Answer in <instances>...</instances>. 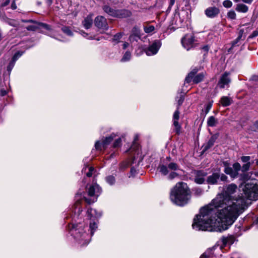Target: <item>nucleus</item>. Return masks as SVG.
I'll return each instance as SVG.
<instances>
[{
    "label": "nucleus",
    "mask_w": 258,
    "mask_h": 258,
    "mask_svg": "<svg viewBox=\"0 0 258 258\" xmlns=\"http://www.w3.org/2000/svg\"><path fill=\"white\" fill-rule=\"evenodd\" d=\"M121 37L120 34H117L114 36L113 40L118 41Z\"/></svg>",
    "instance_id": "nucleus-46"
},
{
    "label": "nucleus",
    "mask_w": 258,
    "mask_h": 258,
    "mask_svg": "<svg viewBox=\"0 0 258 258\" xmlns=\"http://www.w3.org/2000/svg\"><path fill=\"white\" fill-rule=\"evenodd\" d=\"M16 1L17 0H14V1L13 2V3L11 4V9L13 10H15L17 8V6L16 4Z\"/></svg>",
    "instance_id": "nucleus-52"
},
{
    "label": "nucleus",
    "mask_w": 258,
    "mask_h": 258,
    "mask_svg": "<svg viewBox=\"0 0 258 258\" xmlns=\"http://www.w3.org/2000/svg\"><path fill=\"white\" fill-rule=\"evenodd\" d=\"M212 249H208L204 253H203L201 256V258H209L212 255Z\"/></svg>",
    "instance_id": "nucleus-34"
},
{
    "label": "nucleus",
    "mask_w": 258,
    "mask_h": 258,
    "mask_svg": "<svg viewBox=\"0 0 258 258\" xmlns=\"http://www.w3.org/2000/svg\"><path fill=\"white\" fill-rule=\"evenodd\" d=\"M15 62L13 61V59H12V61L10 62V64L8 67V70H10L13 67L14 63Z\"/></svg>",
    "instance_id": "nucleus-54"
},
{
    "label": "nucleus",
    "mask_w": 258,
    "mask_h": 258,
    "mask_svg": "<svg viewBox=\"0 0 258 258\" xmlns=\"http://www.w3.org/2000/svg\"><path fill=\"white\" fill-rule=\"evenodd\" d=\"M237 188L234 183L224 187L222 193L218 194L209 205L201 209L200 214L194 219L193 229L219 232L227 230L236 219L245 204L242 198H232Z\"/></svg>",
    "instance_id": "nucleus-1"
},
{
    "label": "nucleus",
    "mask_w": 258,
    "mask_h": 258,
    "mask_svg": "<svg viewBox=\"0 0 258 258\" xmlns=\"http://www.w3.org/2000/svg\"><path fill=\"white\" fill-rule=\"evenodd\" d=\"M114 137V136H110V137H106L105 138V139L103 141V143H102V146L103 147V148H105L106 147V146L109 144V143L112 141V140H113V138Z\"/></svg>",
    "instance_id": "nucleus-28"
},
{
    "label": "nucleus",
    "mask_w": 258,
    "mask_h": 258,
    "mask_svg": "<svg viewBox=\"0 0 258 258\" xmlns=\"http://www.w3.org/2000/svg\"><path fill=\"white\" fill-rule=\"evenodd\" d=\"M232 168L238 173V171L241 169V166L239 163L236 162L233 164Z\"/></svg>",
    "instance_id": "nucleus-37"
},
{
    "label": "nucleus",
    "mask_w": 258,
    "mask_h": 258,
    "mask_svg": "<svg viewBox=\"0 0 258 258\" xmlns=\"http://www.w3.org/2000/svg\"><path fill=\"white\" fill-rule=\"evenodd\" d=\"M236 15L234 11H230L227 13V18L231 20H234L236 19Z\"/></svg>",
    "instance_id": "nucleus-33"
},
{
    "label": "nucleus",
    "mask_w": 258,
    "mask_h": 258,
    "mask_svg": "<svg viewBox=\"0 0 258 258\" xmlns=\"http://www.w3.org/2000/svg\"><path fill=\"white\" fill-rule=\"evenodd\" d=\"M231 258H240L239 256V254L237 252L233 253L231 257Z\"/></svg>",
    "instance_id": "nucleus-58"
},
{
    "label": "nucleus",
    "mask_w": 258,
    "mask_h": 258,
    "mask_svg": "<svg viewBox=\"0 0 258 258\" xmlns=\"http://www.w3.org/2000/svg\"><path fill=\"white\" fill-rule=\"evenodd\" d=\"M195 194L198 196L202 195L203 192V190L200 188H196L195 189Z\"/></svg>",
    "instance_id": "nucleus-47"
},
{
    "label": "nucleus",
    "mask_w": 258,
    "mask_h": 258,
    "mask_svg": "<svg viewBox=\"0 0 258 258\" xmlns=\"http://www.w3.org/2000/svg\"><path fill=\"white\" fill-rule=\"evenodd\" d=\"M179 118V112L178 110L177 109L176 110L173 116V124L174 126L176 127L177 132H178L180 130V126L179 125L178 120Z\"/></svg>",
    "instance_id": "nucleus-19"
},
{
    "label": "nucleus",
    "mask_w": 258,
    "mask_h": 258,
    "mask_svg": "<svg viewBox=\"0 0 258 258\" xmlns=\"http://www.w3.org/2000/svg\"><path fill=\"white\" fill-rule=\"evenodd\" d=\"M129 45V44L127 42H124L122 45L123 49H126L128 46Z\"/></svg>",
    "instance_id": "nucleus-60"
},
{
    "label": "nucleus",
    "mask_w": 258,
    "mask_h": 258,
    "mask_svg": "<svg viewBox=\"0 0 258 258\" xmlns=\"http://www.w3.org/2000/svg\"><path fill=\"white\" fill-rule=\"evenodd\" d=\"M235 240V238L233 236H229L227 237H223L221 238V241L222 242V245L224 246L227 245H231L232 244Z\"/></svg>",
    "instance_id": "nucleus-18"
},
{
    "label": "nucleus",
    "mask_w": 258,
    "mask_h": 258,
    "mask_svg": "<svg viewBox=\"0 0 258 258\" xmlns=\"http://www.w3.org/2000/svg\"><path fill=\"white\" fill-rule=\"evenodd\" d=\"M245 198L250 200H256L258 198V182L255 180L247 182L242 188Z\"/></svg>",
    "instance_id": "nucleus-4"
},
{
    "label": "nucleus",
    "mask_w": 258,
    "mask_h": 258,
    "mask_svg": "<svg viewBox=\"0 0 258 258\" xmlns=\"http://www.w3.org/2000/svg\"><path fill=\"white\" fill-rule=\"evenodd\" d=\"M88 217L90 219V229L91 230V234L92 235L97 228V224L94 219L92 218H97L100 216V213H97L96 210L89 209L87 212Z\"/></svg>",
    "instance_id": "nucleus-7"
},
{
    "label": "nucleus",
    "mask_w": 258,
    "mask_h": 258,
    "mask_svg": "<svg viewBox=\"0 0 258 258\" xmlns=\"http://www.w3.org/2000/svg\"><path fill=\"white\" fill-rule=\"evenodd\" d=\"M250 159V156H243L241 157V160L242 162L245 163H250L249 160Z\"/></svg>",
    "instance_id": "nucleus-42"
},
{
    "label": "nucleus",
    "mask_w": 258,
    "mask_h": 258,
    "mask_svg": "<svg viewBox=\"0 0 258 258\" xmlns=\"http://www.w3.org/2000/svg\"><path fill=\"white\" fill-rule=\"evenodd\" d=\"M250 165V163H245L243 164L241 167L242 171L245 173L249 170Z\"/></svg>",
    "instance_id": "nucleus-36"
},
{
    "label": "nucleus",
    "mask_w": 258,
    "mask_h": 258,
    "mask_svg": "<svg viewBox=\"0 0 258 258\" xmlns=\"http://www.w3.org/2000/svg\"><path fill=\"white\" fill-rule=\"evenodd\" d=\"M195 38L192 34H186L181 39V43L183 47L187 50L194 47Z\"/></svg>",
    "instance_id": "nucleus-9"
},
{
    "label": "nucleus",
    "mask_w": 258,
    "mask_h": 258,
    "mask_svg": "<svg viewBox=\"0 0 258 258\" xmlns=\"http://www.w3.org/2000/svg\"><path fill=\"white\" fill-rule=\"evenodd\" d=\"M61 30L63 32L66 34L67 35L71 36L73 35V32L69 27H63L61 28Z\"/></svg>",
    "instance_id": "nucleus-30"
},
{
    "label": "nucleus",
    "mask_w": 258,
    "mask_h": 258,
    "mask_svg": "<svg viewBox=\"0 0 258 258\" xmlns=\"http://www.w3.org/2000/svg\"><path fill=\"white\" fill-rule=\"evenodd\" d=\"M131 172L133 174H135L136 173V170H135V169L132 168L131 170Z\"/></svg>",
    "instance_id": "nucleus-62"
},
{
    "label": "nucleus",
    "mask_w": 258,
    "mask_h": 258,
    "mask_svg": "<svg viewBox=\"0 0 258 258\" xmlns=\"http://www.w3.org/2000/svg\"><path fill=\"white\" fill-rule=\"evenodd\" d=\"M41 25L44 28H45L46 29H49V26L46 24H44V23H41Z\"/></svg>",
    "instance_id": "nucleus-59"
},
{
    "label": "nucleus",
    "mask_w": 258,
    "mask_h": 258,
    "mask_svg": "<svg viewBox=\"0 0 258 258\" xmlns=\"http://www.w3.org/2000/svg\"><path fill=\"white\" fill-rule=\"evenodd\" d=\"M249 176L247 173L243 172L242 174H240V179L242 181H245L248 180Z\"/></svg>",
    "instance_id": "nucleus-41"
},
{
    "label": "nucleus",
    "mask_w": 258,
    "mask_h": 258,
    "mask_svg": "<svg viewBox=\"0 0 258 258\" xmlns=\"http://www.w3.org/2000/svg\"><path fill=\"white\" fill-rule=\"evenodd\" d=\"M243 33V31L242 30H240L238 37L232 43V47H234L237 44V43L240 41V40L242 39Z\"/></svg>",
    "instance_id": "nucleus-27"
},
{
    "label": "nucleus",
    "mask_w": 258,
    "mask_h": 258,
    "mask_svg": "<svg viewBox=\"0 0 258 258\" xmlns=\"http://www.w3.org/2000/svg\"><path fill=\"white\" fill-rule=\"evenodd\" d=\"M69 229L71 235L82 245L89 243V236L84 231L82 224H70L69 225Z\"/></svg>",
    "instance_id": "nucleus-3"
},
{
    "label": "nucleus",
    "mask_w": 258,
    "mask_h": 258,
    "mask_svg": "<svg viewBox=\"0 0 258 258\" xmlns=\"http://www.w3.org/2000/svg\"><path fill=\"white\" fill-rule=\"evenodd\" d=\"M138 136H136L134 142L133 144L131 147V150H135V148H137L136 152H137V155H139L140 153V147H139V145L136 143V140H138Z\"/></svg>",
    "instance_id": "nucleus-26"
},
{
    "label": "nucleus",
    "mask_w": 258,
    "mask_h": 258,
    "mask_svg": "<svg viewBox=\"0 0 258 258\" xmlns=\"http://www.w3.org/2000/svg\"><path fill=\"white\" fill-rule=\"evenodd\" d=\"M243 2L246 4H251L253 0H241Z\"/></svg>",
    "instance_id": "nucleus-61"
},
{
    "label": "nucleus",
    "mask_w": 258,
    "mask_h": 258,
    "mask_svg": "<svg viewBox=\"0 0 258 258\" xmlns=\"http://www.w3.org/2000/svg\"><path fill=\"white\" fill-rule=\"evenodd\" d=\"M224 172L226 174L229 175L232 178H235L237 177L238 173L234 170L232 167H227L225 168Z\"/></svg>",
    "instance_id": "nucleus-20"
},
{
    "label": "nucleus",
    "mask_w": 258,
    "mask_h": 258,
    "mask_svg": "<svg viewBox=\"0 0 258 258\" xmlns=\"http://www.w3.org/2000/svg\"><path fill=\"white\" fill-rule=\"evenodd\" d=\"M220 102L223 106L226 107L230 105L231 103V99L227 96H223L221 98Z\"/></svg>",
    "instance_id": "nucleus-24"
},
{
    "label": "nucleus",
    "mask_w": 258,
    "mask_h": 258,
    "mask_svg": "<svg viewBox=\"0 0 258 258\" xmlns=\"http://www.w3.org/2000/svg\"><path fill=\"white\" fill-rule=\"evenodd\" d=\"M52 3V0H47V3L50 5Z\"/></svg>",
    "instance_id": "nucleus-64"
},
{
    "label": "nucleus",
    "mask_w": 258,
    "mask_h": 258,
    "mask_svg": "<svg viewBox=\"0 0 258 258\" xmlns=\"http://www.w3.org/2000/svg\"><path fill=\"white\" fill-rule=\"evenodd\" d=\"M23 54V52L18 51L15 54L13 57V61L15 62Z\"/></svg>",
    "instance_id": "nucleus-40"
},
{
    "label": "nucleus",
    "mask_w": 258,
    "mask_h": 258,
    "mask_svg": "<svg viewBox=\"0 0 258 258\" xmlns=\"http://www.w3.org/2000/svg\"><path fill=\"white\" fill-rule=\"evenodd\" d=\"M83 26L85 29L90 28L93 24V15L90 14L87 16L82 22Z\"/></svg>",
    "instance_id": "nucleus-16"
},
{
    "label": "nucleus",
    "mask_w": 258,
    "mask_h": 258,
    "mask_svg": "<svg viewBox=\"0 0 258 258\" xmlns=\"http://www.w3.org/2000/svg\"><path fill=\"white\" fill-rule=\"evenodd\" d=\"M131 54L129 51H126L121 59L122 61H126L130 60Z\"/></svg>",
    "instance_id": "nucleus-35"
},
{
    "label": "nucleus",
    "mask_w": 258,
    "mask_h": 258,
    "mask_svg": "<svg viewBox=\"0 0 258 258\" xmlns=\"http://www.w3.org/2000/svg\"><path fill=\"white\" fill-rule=\"evenodd\" d=\"M217 139L216 136H213L209 140L208 143L205 145L204 150H207L214 145V143Z\"/></svg>",
    "instance_id": "nucleus-23"
},
{
    "label": "nucleus",
    "mask_w": 258,
    "mask_h": 258,
    "mask_svg": "<svg viewBox=\"0 0 258 258\" xmlns=\"http://www.w3.org/2000/svg\"><path fill=\"white\" fill-rule=\"evenodd\" d=\"M105 179L106 182L110 185L113 184L115 182V178L114 176L111 175L107 176Z\"/></svg>",
    "instance_id": "nucleus-31"
},
{
    "label": "nucleus",
    "mask_w": 258,
    "mask_h": 258,
    "mask_svg": "<svg viewBox=\"0 0 258 258\" xmlns=\"http://www.w3.org/2000/svg\"><path fill=\"white\" fill-rule=\"evenodd\" d=\"M207 173L203 171H197L196 172L195 181L198 184L203 183L205 181L204 177L206 176Z\"/></svg>",
    "instance_id": "nucleus-15"
},
{
    "label": "nucleus",
    "mask_w": 258,
    "mask_h": 258,
    "mask_svg": "<svg viewBox=\"0 0 258 258\" xmlns=\"http://www.w3.org/2000/svg\"><path fill=\"white\" fill-rule=\"evenodd\" d=\"M211 107H212L211 103H209L206 105V108H205V112H206V114H207L209 112Z\"/></svg>",
    "instance_id": "nucleus-45"
},
{
    "label": "nucleus",
    "mask_w": 258,
    "mask_h": 258,
    "mask_svg": "<svg viewBox=\"0 0 258 258\" xmlns=\"http://www.w3.org/2000/svg\"><path fill=\"white\" fill-rule=\"evenodd\" d=\"M144 31L147 33L152 32L155 30V27L153 26H147L144 28Z\"/></svg>",
    "instance_id": "nucleus-32"
},
{
    "label": "nucleus",
    "mask_w": 258,
    "mask_h": 258,
    "mask_svg": "<svg viewBox=\"0 0 258 258\" xmlns=\"http://www.w3.org/2000/svg\"><path fill=\"white\" fill-rule=\"evenodd\" d=\"M230 74L227 72H225L220 77L218 82V86L220 88H224L226 87H228L229 84L231 82L229 78Z\"/></svg>",
    "instance_id": "nucleus-12"
},
{
    "label": "nucleus",
    "mask_w": 258,
    "mask_h": 258,
    "mask_svg": "<svg viewBox=\"0 0 258 258\" xmlns=\"http://www.w3.org/2000/svg\"><path fill=\"white\" fill-rule=\"evenodd\" d=\"M220 177L222 181H226L227 179V177L224 174H222L221 176L220 175Z\"/></svg>",
    "instance_id": "nucleus-56"
},
{
    "label": "nucleus",
    "mask_w": 258,
    "mask_h": 258,
    "mask_svg": "<svg viewBox=\"0 0 258 258\" xmlns=\"http://www.w3.org/2000/svg\"><path fill=\"white\" fill-rule=\"evenodd\" d=\"M28 30H34L35 29L33 27L30 26V27H28Z\"/></svg>",
    "instance_id": "nucleus-63"
},
{
    "label": "nucleus",
    "mask_w": 258,
    "mask_h": 258,
    "mask_svg": "<svg viewBox=\"0 0 258 258\" xmlns=\"http://www.w3.org/2000/svg\"><path fill=\"white\" fill-rule=\"evenodd\" d=\"M168 169L172 171H176L179 169V167L176 163L171 162L168 164V167L164 165H160L158 167L160 172L164 175L168 174L169 172Z\"/></svg>",
    "instance_id": "nucleus-11"
},
{
    "label": "nucleus",
    "mask_w": 258,
    "mask_h": 258,
    "mask_svg": "<svg viewBox=\"0 0 258 258\" xmlns=\"http://www.w3.org/2000/svg\"><path fill=\"white\" fill-rule=\"evenodd\" d=\"M161 43L159 41H156L151 45L146 50V53L147 55L151 56L154 55L157 53L160 47Z\"/></svg>",
    "instance_id": "nucleus-13"
},
{
    "label": "nucleus",
    "mask_w": 258,
    "mask_h": 258,
    "mask_svg": "<svg viewBox=\"0 0 258 258\" xmlns=\"http://www.w3.org/2000/svg\"><path fill=\"white\" fill-rule=\"evenodd\" d=\"M223 5L226 8H229L232 7V3L229 0H225L223 2Z\"/></svg>",
    "instance_id": "nucleus-38"
},
{
    "label": "nucleus",
    "mask_w": 258,
    "mask_h": 258,
    "mask_svg": "<svg viewBox=\"0 0 258 258\" xmlns=\"http://www.w3.org/2000/svg\"><path fill=\"white\" fill-rule=\"evenodd\" d=\"M87 192L89 198H87L84 197L83 198L86 203L91 204L97 201V198L101 192V189L97 184L95 183L88 188Z\"/></svg>",
    "instance_id": "nucleus-5"
},
{
    "label": "nucleus",
    "mask_w": 258,
    "mask_h": 258,
    "mask_svg": "<svg viewBox=\"0 0 258 258\" xmlns=\"http://www.w3.org/2000/svg\"><path fill=\"white\" fill-rule=\"evenodd\" d=\"M253 224L258 227V216H256L253 220Z\"/></svg>",
    "instance_id": "nucleus-55"
},
{
    "label": "nucleus",
    "mask_w": 258,
    "mask_h": 258,
    "mask_svg": "<svg viewBox=\"0 0 258 258\" xmlns=\"http://www.w3.org/2000/svg\"><path fill=\"white\" fill-rule=\"evenodd\" d=\"M184 100V98L183 96H181L179 98V99L178 101V105L180 106L182 104Z\"/></svg>",
    "instance_id": "nucleus-57"
},
{
    "label": "nucleus",
    "mask_w": 258,
    "mask_h": 258,
    "mask_svg": "<svg viewBox=\"0 0 258 258\" xmlns=\"http://www.w3.org/2000/svg\"><path fill=\"white\" fill-rule=\"evenodd\" d=\"M101 145L99 141H97L95 144V147L97 150H101Z\"/></svg>",
    "instance_id": "nucleus-48"
},
{
    "label": "nucleus",
    "mask_w": 258,
    "mask_h": 258,
    "mask_svg": "<svg viewBox=\"0 0 258 258\" xmlns=\"http://www.w3.org/2000/svg\"><path fill=\"white\" fill-rule=\"evenodd\" d=\"M197 70H194L191 72H190L188 76L186 77L185 82L187 83H189L192 81L193 82L196 84L201 82L204 79V75L203 73H200L195 76V74L197 73Z\"/></svg>",
    "instance_id": "nucleus-8"
},
{
    "label": "nucleus",
    "mask_w": 258,
    "mask_h": 258,
    "mask_svg": "<svg viewBox=\"0 0 258 258\" xmlns=\"http://www.w3.org/2000/svg\"><path fill=\"white\" fill-rule=\"evenodd\" d=\"M220 174L219 173H214L208 177L207 181L208 184H215L217 183Z\"/></svg>",
    "instance_id": "nucleus-17"
},
{
    "label": "nucleus",
    "mask_w": 258,
    "mask_h": 258,
    "mask_svg": "<svg viewBox=\"0 0 258 258\" xmlns=\"http://www.w3.org/2000/svg\"><path fill=\"white\" fill-rule=\"evenodd\" d=\"M7 94V91L3 88L0 90V95L1 96H4Z\"/></svg>",
    "instance_id": "nucleus-49"
},
{
    "label": "nucleus",
    "mask_w": 258,
    "mask_h": 258,
    "mask_svg": "<svg viewBox=\"0 0 258 258\" xmlns=\"http://www.w3.org/2000/svg\"><path fill=\"white\" fill-rule=\"evenodd\" d=\"M218 121L214 116H210L207 120V124L209 126L214 127L218 124Z\"/></svg>",
    "instance_id": "nucleus-22"
},
{
    "label": "nucleus",
    "mask_w": 258,
    "mask_h": 258,
    "mask_svg": "<svg viewBox=\"0 0 258 258\" xmlns=\"http://www.w3.org/2000/svg\"><path fill=\"white\" fill-rule=\"evenodd\" d=\"M219 13V10L216 7H210L205 10V14L208 17L214 18Z\"/></svg>",
    "instance_id": "nucleus-14"
},
{
    "label": "nucleus",
    "mask_w": 258,
    "mask_h": 258,
    "mask_svg": "<svg viewBox=\"0 0 258 258\" xmlns=\"http://www.w3.org/2000/svg\"><path fill=\"white\" fill-rule=\"evenodd\" d=\"M235 9L238 12L246 13L248 11V7L244 4H239L237 5Z\"/></svg>",
    "instance_id": "nucleus-25"
},
{
    "label": "nucleus",
    "mask_w": 258,
    "mask_h": 258,
    "mask_svg": "<svg viewBox=\"0 0 258 258\" xmlns=\"http://www.w3.org/2000/svg\"><path fill=\"white\" fill-rule=\"evenodd\" d=\"M258 36V32L256 31H253L252 33L248 37L249 38H252Z\"/></svg>",
    "instance_id": "nucleus-50"
},
{
    "label": "nucleus",
    "mask_w": 258,
    "mask_h": 258,
    "mask_svg": "<svg viewBox=\"0 0 258 258\" xmlns=\"http://www.w3.org/2000/svg\"><path fill=\"white\" fill-rule=\"evenodd\" d=\"M15 62L13 61V59H12V61L10 62V64L8 67V70H10L13 67L14 63Z\"/></svg>",
    "instance_id": "nucleus-53"
},
{
    "label": "nucleus",
    "mask_w": 258,
    "mask_h": 258,
    "mask_svg": "<svg viewBox=\"0 0 258 258\" xmlns=\"http://www.w3.org/2000/svg\"><path fill=\"white\" fill-rule=\"evenodd\" d=\"M94 24L96 27L103 31L108 29L107 20L103 16H98L96 17L94 20Z\"/></svg>",
    "instance_id": "nucleus-10"
},
{
    "label": "nucleus",
    "mask_w": 258,
    "mask_h": 258,
    "mask_svg": "<svg viewBox=\"0 0 258 258\" xmlns=\"http://www.w3.org/2000/svg\"><path fill=\"white\" fill-rule=\"evenodd\" d=\"M121 139L118 138L117 139L115 140L114 144H113V147L114 148H117L119 147L121 145Z\"/></svg>",
    "instance_id": "nucleus-43"
},
{
    "label": "nucleus",
    "mask_w": 258,
    "mask_h": 258,
    "mask_svg": "<svg viewBox=\"0 0 258 258\" xmlns=\"http://www.w3.org/2000/svg\"><path fill=\"white\" fill-rule=\"evenodd\" d=\"M191 198V192L186 183L180 182L171 190L170 198L175 204L183 206L187 204Z\"/></svg>",
    "instance_id": "nucleus-2"
},
{
    "label": "nucleus",
    "mask_w": 258,
    "mask_h": 258,
    "mask_svg": "<svg viewBox=\"0 0 258 258\" xmlns=\"http://www.w3.org/2000/svg\"><path fill=\"white\" fill-rule=\"evenodd\" d=\"M4 21L10 25L16 27L17 25V22L13 19H9L6 18L4 19Z\"/></svg>",
    "instance_id": "nucleus-29"
},
{
    "label": "nucleus",
    "mask_w": 258,
    "mask_h": 258,
    "mask_svg": "<svg viewBox=\"0 0 258 258\" xmlns=\"http://www.w3.org/2000/svg\"><path fill=\"white\" fill-rule=\"evenodd\" d=\"M94 170V168L93 167H90L89 168V171L86 173L87 176L90 177L92 176L93 174V172Z\"/></svg>",
    "instance_id": "nucleus-44"
},
{
    "label": "nucleus",
    "mask_w": 258,
    "mask_h": 258,
    "mask_svg": "<svg viewBox=\"0 0 258 258\" xmlns=\"http://www.w3.org/2000/svg\"><path fill=\"white\" fill-rule=\"evenodd\" d=\"M10 0H5L3 3L1 4L2 7H4L7 6L10 3Z\"/></svg>",
    "instance_id": "nucleus-51"
},
{
    "label": "nucleus",
    "mask_w": 258,
    "mask_h": 258,
    "mask_svg": "<svg viewBox=\"0 0 258 258\" xmlns=\"http://www.w3.org/2000/svg\"><path fill=\"white\" fill-rule=\"evenodd\" d=\"M179 176L178 174L175 171L171 172L168 175V178L172 180Z\"/></svg>",
    "instance_id": "nucleus-39"
},
{
    "label": "nucleus",
    "mask_w": 258,
    "mask_h": 258,
    "mask_svg": "<svg viewBox=\"0 0 258 258\" xmlns=\"http://www.w3.org/2000/svg\"><path fill=\"white\" fill-rule=\"evenodd\" d=\"M81 196L80 197V198L79 199H81ZM80 204H81L80 199H78L76 201V203L74 205L73 211H74V212L75 213V214H76L80 215L83 210L82 208L81 207V206L80 205Z\"/></svg>",
    "instance_id": "nucleus-21"
},
{
    "label": "nucleus",
    "mask_w": 258,
    "mask_h": 258,
    "mask_svg": "<svg viewBox=\"0 0 258 258\" xmlns=\"http://www.w3.org/2000/svg\"><path fill=\"white\" fill-rule=\"evenodd\" d=\"M104 11L111 16L122 18L131 16V13L126 10H114L108 6H104L103 8Z\"/></svg>",
    "instance_id": "nucleus-6"
}]
</instances>
